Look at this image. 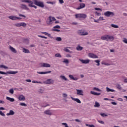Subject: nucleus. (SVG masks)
<instances>
[{
	"label": "nucleus",
	"instance_id": "2eb2a0df",
	"mask_svg": "<svg viewBox=\"0 0 127 127\" xmlns=\"http://www.w3.org/2000/svg\"><path fill=\"white\" fill-rule=\"evenodd\" d=\"M15 113L14 111L12 110L9 111V112L8 113L6 114V116H13L14 115Z\"/></svg>",
	"mask_w": 127,
	"mask_h": 127
},
{
	"label": "nucleus",
	"instance_id": "09e8293b",
	"mask_svg": "<svg viewBox=\"0 0 127 127\" xmlns=\"http://www.w3.org/2000/svg\"><path fill=\"white\" fill-rule=\"evenodd\" d=\"M64 51H65V52H69L70 53H72V52H70V50L67 48L64 49Z\"/></svg>",
	"mask_w": 127,
	"mask_h": 127
},
{
	"label": "nucleus",
	"instance_id": "aec40b11",
	"mask_svg": "<svg viewBox=\"0 0 127 127\" xmlns=\"http://www.w3.org/2000/svg\"><path fill=\"white\" fill-rule=\"evenodd\" d=\"M21 8H23L24 9H27V10H28L29 8L27 7L26 5H24L23 4H21Z\"/></svg>",
	"mask_w": 127,
	"mask_h": 127
},
{
	"label": "nucleus",
	"instance_id": "bf43d9fd",
	"mask_svg": "<svg viewBox=\"0 0 127 127\" xmlns=\"http://www.w3.org/2000/svg\"><path fill=\"white\" fill-rule=\"evenodd\" d=\"M53 31H57L58 32H60V30L57 29H53Z\"/></svg>",
	"mask_w": 127,
	"mask_h": 127
},
{
	"label": "nucleus",
	"instance_id": "6e6d98bb",
	"mask_svg": "<svg viewBox=\"0 0 127 127\" xmlns=\"http://www.w3.org/2000/svg\"><path fill=\"white\" fill-rule=\"evenodd\" d=\"M39 92V93H41V94H42V93H43L44 91L42 89H40Z\"/></svg>",
	"mask_w": 127,
	"mask_h": 127
},
{
	"label": "nucleus",
	"instance_id": "4be33fe9",
	"mask_svg": "<svg viewBox=\"0 0 127 127\" xmlns=\"http://www.w3.org/2000/svg\"><path fill=\"white\" fill-rule=\"evenodd\" d=\"M94 108H99L100 107V103L98 102H95V105H94Z\"/></svg>",
	"mask_w": 127,
	"mask_h": 127
},
{
	"label": "nucleus",
	"instance_id": "bb28decb",
	"mask_svg": "<svg viewBox=\"0 0 127 127\" xmlns=\"http://www.w3.org/2000/svg\"><path fill=\"white\" fill-rule=\"evenodd\" d=\"M23 52L24 53H30V52L28 50V49H26L25 48L23 49Z\"/></svg>",
	"mask_w": 127,
	"mask_h": 127
},
{
	"label": "nucleus",
	"instance_id": "2f4dec72",
	"mask_svg": "<svg viewBox=\"0 0 127 127\" xmlns=\"http://www.w3.org/2000/svg\"><path fill=\"white\" fill-rule=\"evenodd\" d=\"M111 26L112 27H114V28H119V26L118 25L112 24Z\"/></svg>",
	"mask_w": 127,
	"mask_h": 127
},
{
	"label": "nucleus",
	"instance_id": "f3484780",
	"mask_svg": "<svg viewBox=\"0 0 127 127\" xmlns=\"http://www.w3.org/2000/svg\"><path fill=\"white\" fill-rule=\"evenodd\" d=\"M9 49L12 52H13V53H16L17 52V51H16V50H15V49H14L13 47L10 46Z\"/></svg>",
	"mask_w": 127,
	"mask_h": 127
},
{
	"label": "nucleus",
	"instance_id": "e433bc0d",
	"mask_svg": "<svg viewBox=\"0 0 127 127\" xmlns=\"http://www.w3.org/2000/svg\"><path fill=\"white\" fill-rule=\"evenodd\" d=\"M94 62H95V63H97L96 64L97 66H100V60H95L94 61Z\"/></svg>",
	"mask_w": 127,
	"mask_h": 127
},
{
	"label": "nucleus",
	"instance_id": "37998d69",
	"mask_svg": "<svg viewBox=\"0 0 127 127\" xmlns=\"http://www.w3.org/2000/svg\"><path fill=\"white\" fill-rule=\"evenodd\" d=\"M14 92V91L13 90V89H11L9 90V93H10V94H13Z\"/></svg>",
	"mask_w": 127,
	"mask_h": 127
},
{
	"label": "nucleus",
	"instance_id": "c9c22d12",
	"mask_svg": "<svg viewBox=\"0 0 127 127\" xmlns=\"http://www.w3.org/2000/svg\"><path fill=\"white\" fill-rule=\"evenodd\" d=\"M17 73H18V71H10V74H12V75H15Z\"/></svg>",
	"mask_w": 127,
	"mask_h": 127
},
{
	"label": "nucleus",
	"instance_id": "4c0bfd02",
	"mask_svg": "<svg viewBox=\"0 0 127 127\" xmlns=\"http://www.w3.org/2000/svg\"><path fill=\"white\" fill-rule=\"evenodd\" d=\"M55 57H58L59 58H61V57H62V56H61V54H60V53H58L55 55Z\"/></svg>",
	"mask_w": 127,
	"mask_h": 127
},
{
	"label": "nucleus",
	"instance_id": "20e7f679",
	"mask_svg": "<svg viewBox=\"0 0 127 127\" xmlns=\"http://www.w3.org/2000/svg\"><path fill=\"white\" fill-rule=\"evenodd\" d=\"M78 34H80V35H82V36H85L86 35H88V33L85 30H79L78 31Z\"/></svg>",
	"mask_w": 127,
	"mask_h": 127
},
{
	"label": "nucleus",
	"instance_id": "0eeeda50",
	"mask_svg": "<svg viewBox=\"0 0 127 127\" xmlns=\"http://www.w3.org/2000/svg\"><path fill=\"white\" fill-rule=\"evenodd\" d=\"M85 6H86V4H85V3H80L79 4V6L76 8V9L79 10V9H81V8H84Z\"/></svg>",
	"mask_w": 127,
	"mask_h": 127
},
{
	"label": "nucleus",
	"instance_id": "6ab92c4d",
	"mask_svg": "<svg viewBox=\"0 0 127 127\" xmlns=\"http://www.w3.org/2000/svg\"><path fill=\"white\" fill-rule=\"evenodd\" d=\"M8 18H9V19H11V20H16V16H9L8 17Z\"/></svg>",
	"mask_w": 127,
	"mask_h": 127
},
{
	"label": "nucleus",
	"instance_id": "c03bdc74",
	"mask_svg": "<svg viewBox=\"0 0 127 127\" xmlns=\"http://www.w3.org/2000/svg\"><path fill=\"white\" fill-rule=\"evenodd\" d=\"M20 106H22L23 107H26V106H27V105H26V104H25L24 103H20Z\"/></svg>",
	"mask_w": 127,
	"mask_h": 127
},
{
	"label": "nucleus",
	"instance_id": "473e14b6",
	"mask_svg": "<svg viewBox=\"0 0 127 127\" xmlns=\"http://www.w3.org/2000/svg\"><path fill=\"white\" fill-rule=\"evenodd\" d=\"M26 2H27L28 3H30V4H33V3H34L33 1H31L30 0H26Z\"/></svg>",
	"mask_w": 127,
	"mask_h": 127
},
{
	"label": "nucleus",
	"instance_id": "423d86ee",
	"mask_svg": "<svg viewBox=\"0 0 127 127\" xmlns=\"http://www.w3.org/2000/svg\"><path fill=\"white\" fill-rule=\"evenodd\" d=\"M77 95H80V96H84V91L81 89H76Z\"/></svg>",
	"mask_w": 127,
	"mask_h": 127
},
{
	"label": "nucleus",
	"instance_id": "5fc2aeb1",
	"mask_svg": "<svg viewBox=\"0 0 127 127\" xmlns=\"http://www.w3.org/2000/svg\"><path fill=\"white\" fill-rule=\"evenodd\" d=\"M123 42H124V43H126V44H127V39L126 38H125L123 40Z\"/></svg>",
	"mask_w": 127,
	"mask_h": 127
},
{
	"label": "nucleus",
	"instance_id": "4d7b16f0",
	"mask_svg": "<svg viewBox=\"0 0 127 127\" xmlns=\"http://www.w3.org/2000/svg\"><path fill=\"white\" fill-rule=\"evenodd\" d=\"M47 35L49 37H50V38H53V37L51 36V34H49L48 33V34H47Z\"/></svg>",
	"mask_w": 127,
	"mask_h": 127
},
{
	"label": "nucleus",
	"instance_id": "7ed1b4c3",
	"mask_svg": "<svg viewBox=\"0 0 127 127\" xmlns=\"http://www.w3.org/2000/svg\"><path fill=\"white\" fill-rule=\"evenodd\" d=\"M75 18H87V14H82V13H79V14H75Z\"/></svg>",
	"mask_w": 127,
	"mask_h": 127
},
{
	"label": "nucleus",
	"instance_id": "9d476101",
	"mask_svg": "<svg viewBox=\"0 0 127 127\" xmlns=\"http://www.w3.org/2000/svg\"><path fill=\"white\" fill-rule=\"evenodd\" d=\"M70 98L73 101H75L76 103H78V104H81V101L78 98H73V97H71Z\"/></svg>",
	"mask_w": 127,
	"mask_h": 127
},
{
	"label": "nucleus",
	"instance_id": "1a4fd4ad",
	"mask_svg": "<svg viewBox=\"0 0 127 127\" xmlns=\"http://www.w3.org/2000/svg\"><path fill=\"white\" fill-rule=\"evenodd\" d=\"M44 113L46 115H48V116H52V113L51 111L50 110H46L44 112Z\"/></svg>",
	"mask_w": 127,
	"mask_h": 127
},
{
	"label": "nucleus",
	"instance_id": "5701e85b",
	"mask_svg": "<svg viewBox=\"0 0 127 127\" xmlns=\"http://www.w3.org/2000/svg\"><path fill=\"white\" fill-rule=\"evenodd\" d=\"M116 86L117 89H118V90H121L122 89V86H121V85L119 84H118V83L116 84Z\"/></svg>",
	"mask_w": 127,
	"mask_h": 127
},
{
	"label": "nucleus",
	"instance_id": "774afa93",
	"mask_svg": "<svg viewBox=\"0 0 127 127\" xmlns=\"http://www.w3.org/2000/svg\"><path fill=\"white\" fill-rule=\"evenodd\" d=\"M39 65L40 66V67H44V66H43V63H40V64H39Z\"/></svg>",
	"mask_w": 127,
	"mask_h": 127
},
{
	"label": "nucleus",
	"instance_id": "ea45409f",
	"mask_svg": "<svg viewBox=\"0 0 127 127\" xmlns=\"http://www.w3.org/2000/svg\"><path fill=\"white\" fill-rule=\"evenodd\" d=\"M100 116L101 117H103V118H105V117H108V115L104 113L100 114Z\"/></svg>",
	"mask_w": 127,
	"mask_h": 127
},
{
	"label": "nucleus",
	"instance_id": "de8ad7c7",
	"mask_svg": "<svg viewBox=\"0 0 127 127\" xmlns=\"http://www.w3.org/2000/svg\"><path fill=\"white\" fill-rule=\"evenodd\" d=\"M0 115L2 117H4L5 116V114L2 113V111L0 110Z\"/></svg>",
	"mask_w": 127,
	"mask_h": 127
},
{
	"label": "nucleus",
	"instance_id": "79ce46f5",
	"mask_svg": "<svg viewBox=\"0 0 127 127\" xmlns=\"http://www.w3.org/2000/svg\"><path fill=\"white\" fill-rule=\"evenodd\" d=\"M15 26H17V27H20V26H21V23L15 24Z\"/></svg>",
	"mask_w": 127,
	"mask_h": 127
},
{
	"label": "nucleus",
	"instance_id": "f704fd0d",
	"mask_svg": "<svg viewBox=\"0 0 127 127\" xmlns=\"http://www.w3.org/2000/svg\"><path fill=\"white\" fill-rule=\"evenodd\" d=\"M56 40L57 41H62V38L60 37H57L56 38Z\"/></svg>",
	"mask_w": 127,
	"mask_h": 127
},
{
	"label": "nucleus",
	"instance_id": "f8f14e48",
	"mask_svg": "<svg viewBox=\"0 0 127 127\" xmlns=\"http://www.w3.org/2000/svg\"><path fill=\"white\" fill-rule=\"evenodd\" d=\"M37 73H38V74H49L50 73H51V71H37Z\"/></svg>",
	"mask_w": 127,
	"mask_h": 127
},
{
	"label": "nucleus",
	"instance_id": "a18cd8bd",
	"mask_svg": "<svg viewBox=\"0 0 127 127\" xmlns=\"http://www.w3.org/2000/svg\"><path fill=\"white\" fill-rule=\"evenodd\" d=\"M98 122L99 124H101V125H105V122L103 121L98 120Z\"/></svg>",
	"mask_w": 127,
	"mask_h": 127
},
{
	"label": "nucleus",
	"instance_id": "e2e57ef3",
	"mask_svg": "<svg viewBox=\"0 0 127 127\" xmlns=\"http://www.w3.org/2000/svg\"><path fill=\"white\" fill-rule=\"evenodd\" d=\"M60 3H64V1L63 0H59Z\"/></svg>",
	"mask_w": 127,
	"mask_h": 127
},
{
	"label": "nucleus",
	"instance_id": "393cba45",
	"mask_svg": "<svg viewBox=\"0 0 127 127\" xmlns=\"http://www.w3.org/2000/svg\"><path fill=\"white\" fill-rule=\"evenodd\" d=\"M43 66L46 67H50L51 65L49 64L43 63Z\"/></svg>",
	"mask_w": 127,
	"mask_h": 127
},
{
	"label": "nucleus",
	"instance_id": "9b49d317",
	"mask_svg": "<svg viewBox=\"0 0 127 127\" xmlns=\"http://www.w3.org/2000/svg\"><path fill=\"white\" fill-rule=\"evenodd\" d=\"M88 56L90 58H98V56H97V55L92 53H89L88 54Z\"/></svg>",
	"mask_w": 127,
	"mask_h": 127
},
{
	"label": "nucleus",
	"instance_id": "f03ea898",
	"mask_svg": "<svg viewBox=\"0 0 127 127\" xmlns=\"http://www.w3.org/2000/svg\"><path fill=\"white\" fill-rule=\"evenodd\" d=\"M104 15H105V16H107V17H110V16H111V17H113V16L115 15V13H114V12L107 11L104 13Z\"/></svg>",
	"mask_w": 127,
	"mask_h": 127
},
{
	"label": "nucleus",
	"instance_id": "13d9d810",
	"mask_svg": "<svg viewBox=\"0 0 127 127\" xmlns=\"http://www.w3.org/2000/svg\"><path fill=\"white\" fill-rule=\"evenodd\" d=\"M47 3H50L51 4H54V2H53V1H48V2H47Z\"/></svg>",
	"mask_w": 127,
	"mask_h": 127
},
{
	"label": "nucleus",
	"instance_id": "69168bd1",
	"mask_svg": "<svg viewBox=\"0 0 127 127\" xmlns=\"http://www.w3.org/2000/svg\"><path fill=\"white\" fill-rule=\"evenodd\" d=\"M118 101H120V102H123V101H124V100L123 99V98H118Z\"/></svg>",
	"mask_w": 127,
	"mask_h": 127
},
{
	"label": "nucleus",
	"instance_id": "ddd939ff",
	"mask_svg": "<svg viewBox=\"0 0 127 127\" xmlns=\"http://www.w3.org/2000/svg\"><path fill=\"white\" fill-rule=\"evenodd\" d=\"M101 39L102 40H106V41H109L108 35H104V36H101Z\"/></svg>",
	"mask_w": 127,
	"mask_h": 127
},
{
	"label": "nucleus",
	"instance_id": "6e6552de",
	"mask_svg": "<svg viewBox=\"0 0 127 127\" xmlns=\"http://www.w3.org/2000/svg\"><path fill=\"white\" fill-rule=\"evenodd\" d=\"M79 61H80V62H82L83 64H88L89 62H90V60L79 59Z\"/></svg>",
	"mask_w": 127,
	"mask_h": 127
},
{
	"label": "nucleus",
	"instance_id": "c85d7f7f",
	"mask_svg": "<svg viewBox=\"0 0 127 127\" xmlns=\"http://www.w3.org/2000/svg\"><path fill=\"white\" fill-rule=\"evenodd\" d=\"M49 21L47 22V24H51V23L52 22V21H53V20L52 19V17L49 16Z\"/></svg>",
	"mask_w": 127,
	"mask_h": 127
},
{
	"label": "nucleus",
	"instance_id": "f257e3e1",
	"mask_svg": "<svg viewBox=\"0 0 127 127\" xmlns=\"http://www.w3.org/2000/svg\"><path fill=\"white\" fill-rule=\"evenodd\" d=\"M32 0L35 5H37V6H39V7H41L42 8H43V7H44L45 6L44 2L42 1H40V0Z\"/></svg>",
	"mask_w": 127,
	"mask_h": 127
},
{
	"label": "nucleus",
	"instance_id": "338daca9",
	"mask_svg": "<svg viewBox=\"0 0 127 127\" xmlns=\"http://www.w3.org/2000/svg\"><path fill=\"white\" fill-rule=\"evenodd\" d=\"M100 20H105L103 17H100L99 19Z\"/></svg>",
	"mask_w": 127,
	"mask_h": 127
},
{
	"label": "nucleus",
	"instance_id": "0e129e2a",
	"mask_svg": "<svg viewBox=\"0 0 127 127\" xmlns=\"http://www.w3.org/2000/svg\"><path fill=\"white\" fill-rule=\"evenodd\" d=\"M111 104H112V105H114V106L117 105V103H116V102H111Z\"/></svg>",
	"mask_w": 127,
	"mask_h": 127
},
{
	"label": "nucleus",
	"instance_id": "a19ab883",
	"mask_svg": "<svg viewBox=\"0 0 127 127\" xmlns=\"http://www.w3.org/2000/svg\"><path fill=\"white\" fill-rule=\"evenodd\" d=\"M26 25H27L26 23H25L24 22L21 23V26H23V27H25V26H26Z\"/></svg>",
	"mask_w": 127,
	"mask_h": 127
},
{
	"label": "nucleus",
	"instance_id": "864d4df0",
	"mask_svg": "<svg viewBox=\"0 0 127 127\" xmlns=\"http://www.w3.org/2000/svg\"><path fill=\"white\" fill-rule=\"evenodd\" d=\"M68 77L70 78V79H71L72 80H73V78H74V76H73L72 75H71V74H69L68 75Z\"/></svg>",
	"mask_w": 127,
	"mask_h": 127
},
{
	"label": "nucleus",
	"instance_id": "c756f323",
	"mask_svg": "<svg viewBox=\"0 0 127 127\" xmlns=\"http://www.w3.org/2000/svg\"><path fill=\"white\" fill-rule=\"evenodd\" d=\"M108 40L110 39V40H111V41H113V40H114L115 38L112 36L108 35Z\"/></svg>",
	"mask_w": 127,
	"mask_h": 127
},
{
	"label": "nucleus",
	"instance_id": "052dcab7",
	"mask_svg": "<svg viewBox=\"0 0 127 127\" xmlns=\"http://www.w3.org/2000/svg\"><path fill=\"white\" fill-rule=\"evenodd\" d=\"M19 16H22V17H24L25 18V17H26V16L25 15H22L21 14H19Z\"/></svg>",
	"mask_w": 127,
	"mask_h": 127
},
{
	"label": "nucleus",
	"instance_id": "412c9836",
	"mask_svg": "<svg viewBox=\"0 0 127 127\" xmlns=\"http://www.w3.org/2000/svg\"><path fill=\"white\" fill-rule=\"evenodd\" d=\"M107 92H116V90L112 89L109 87H106Z\"/></svg>",
	"mask_w": 127,
	"mask_h": 127
},
{
	"label": "nucleus",
	"instance_id": "a211bd4d",
	"mask_svg": "<svg viewBox=\"0 0 127 127\" xmlns=\"http://www.w3.org/2000/svg\"><path fill=\"white\" fill-rule=\"evenodd\" d=\"M0 74L1 75H8V74H10V71H7L4 72L3 71H0Z\"/></svg>",
	"mask_w": 127,
	"mask_h": 127
},
{
	"label": "nucleus",
	"instance_id": "58836bf2",
	"mask_svg": "<svg viewBox=\"0 0 127 127\" xmlns=\"http://www.w3.org/2000/svg\"><path fill=\"white\" fill-rule=\"evenodd\" d=\"M32 83H37V84H42V82L41 81H37L36 80H33Z\"/></svg>",
	"mask_w": 127,
	"mask_h": 127
},
{
	"label": "nucleus",
	"instance_id": "680f3d73",
	"mask_svg": "<svg viewBox=\"0 0 127 127\" xmlns=\"http://www.w3.org/2000/svg\"><path fill=\"white\" fill-rule=\"evenodd\" d=\"M95 10H101L102 11V9L100 8H95Z\"/></svg>",
	"mask_w": 127,
	"mask_h": 127
},
{
	"label": "nucleus",
	"instance_id": "603ef678",
	"mask_svg": "<svg viewBox=\"0 0 127 127\" xmlns=\"http://www.w3.org/2000/svg\"><path fill=\"white\" fill-rule=\"evenodd\" d=\"M54 29H55L56 28L60 29V28H61V27H60V26H59V25H56V26L54 27Z\"/></svg>",
	"mask_w": 127,
	"mask_h": 127
},
{
	"label": "nucleus",
	"instance_id": "7c9ffc66",
	"mask_svg": "<svg viewBox=\"0 0 127 127\" xmlns=\"http://www.w3.org/2000/svg\"><path fill=\"white\" fill-rule=\"evenodd\" d=\"M28 6L30 7H34V8H35V9L37 8V6L36 5H33L32 4H29Z\"/></svg>",
	"mask_w": 127,
	"mask_h": 127
},
{
	"label": "nucleus",
	"instance_id": "8fccbe9b",
	"mask_svg": "<svg viewBox=\"0 0 127 127\" xmlns=\"http://www.w3.org/2000/svg\"><path fill=\"white\" fill-rule=\"evenodd\" d=\"M38 37H40L41 38H45V39H47V37L43 36L42 35H38Z\"/></svg>",
	"mask_w": 127,
	"mask_h": 127
},
{
	"label": "nucleus",
	"instance_id": "b1692460",
	"mask_svg": "<svg viewBox=\"0 0 127 127\" xmlns=\"http://www.w3.org/2000/svg\"><path fill=\"white\" fill-rule=\"evenodd\" d=\"M60 78H61L63 80H64V81H69V80H68V79H67V78H66V77H65L64 75H61Z\"/></svg>",
	"mask_w": 127,
	"mask_h": 127
},
{
	"label": "nucleus",
	"instance_id": "a878e982",
	"mask_svg": "<svg viewBox=\"0 0 127 127\" xmlns=\"http://www.w3.org/2000/svg\"><path fill=\"white\" fill-rule=\"evenodd\" d=\"M6 99L8 101H10V102H13L14 101V99L13 98H10L9 97H6Z\"/></svg>",
	"mask_w": 127,
	"mask_h": 127
},
{
	"label": "nucleus",
	"instance_id": "72a5a7b5",
	"mask_svg": "<svg viewBox=\"0 0 127 127\" xmlns=\"http://www.w3.org/2000/svg\"><path fill=\"white\" fill-rule=\"evenodd\" d=\"M64 63H65V64H69V60L64 59V61L63 62Z\"/></svg>",
	"mask_w": 127,
	"mask_h": 127
},
{
	"label": "nucleus",
	"instance_id": "49530a36",
	"mask_svg": "<svg viewBox=\"0 0 127 127\" xmlns=\"http://www.w3.org/2000/svg\"><path fill=\"white\" fill-rule=\"evenodd\" d=\"M93 90H95V91H98V92H101V89H100L97 87H94Z\"/></svg>",
	"mask_w": 127,
	"mask_h": 127
},
{
	"label": "nucleus",
	"instance_id": "3c124183",
	"mask_svg": "<svg viewBox=\"0 0 127 127\" xmlns=\"http://www.w3.org/2000/svg\"><path fill=\"white\" fill-rule=\"evenodd\" d=\"M63 98H67V97H68V95L66 93H63Z\"/></svg>",
	"mask_w": 127,
	"mask_h": 127
},
{
	"label": "nucleus",
	"instance_id": "39448f33",
	"mask_svg": "<svg viewBox=\"0 0 127 127\" xmlns=\"http://www.w3.org/2000/svg\"><path fill=\"white\" fill-rule=\"evenodd\" d=\"M44 84H46L47 85L50 84H54V80L52 79H48L47 80L44 81Z\"/></svg>",
	"mask_w": 127,
	"mask_h": 127
},
{
	"label": "nucleus",
	"instance_id": "4468645a",
	"mask_svg": "<svg viewBox=\"0 0 127 127\" xmlns=\"http://www.w3.org/2000/svg\"><path fill=\"white\" fill-rule=\"evenodd\" d=\"M18 100L19 101H25V97H24V96H23L22 95H20L18 97Z\"/></svg>",
	"mask_w": 127,
	"mask_h": 127
},
{
	"label": "nucleus",
	"instance_id": "cd10ccee",
	"mask_svg": "<svg viewBox=\"0 0 127 127\" xmlns=\"http://www.w3.org/2000/svg\"><path fill=\"white\" fill-rule=\"evenodd\" d=\"M76 50H78V51H81V50H83V47H81L80 46H78L76 47Z\"/></svg>",
	"mask_w": 127,
	"mask_h": 127
},
{
	"label": "nucleus",
	"instance_id": "dca6fc26",
	"mask_svg": "<svg viewBox=\"0 0 127 127\" xmlns=\"http://www.w3.org/2000/svg\"><path fill=\"white\" fill-rule=\"evenodd\" d=\"M90 94H92V95H94V96H100V95H101V93H97L93 91L90 92Z\"/></svg>",
	"mask_w": 127,
	"mask_h": 127
}]
</instances>
